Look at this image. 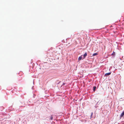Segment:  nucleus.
<instances>
[{"label": "nucleus", "mask_w": 124, "mask_h": 124, "mask_svg": "<svg viewBox=\"0 0 124 124\" xmlns=\"http://www.w3.org/2000/svg\"><path fill=\"white\" fill-rule=\"evenodd\" d=\"M111 74V72H109V73H106L105 74V75L106 76H109V75H110Z\"/></svg>", "instance_id": "f257e3e1"}, {"label": "nucleus", "mask_w": 124, "mask_h": 124, "mask_svg": "<svg viewBox=\"0 0 124 124\" xmlns=\"http://www.w3.org/2000/svg\"><path fill=\"white\" fill-rule=\"evenodd\" d=\"M50 118L51 120H52L53 119V117H52V116H51V117Z\"/></svg>", "instance_id": "1a4fd4ad"}, {"label": "nucleus", "mask_w": 124, "mask_h": 124, "mask_svg": "<svg viewBox=\"0 0 124 124\" xmlns=\"http://www.w3.org/2000/svg\"><path fill=\"white\" fill-rule=\"evenodd\" d=\"M93 114V112H92L91 113V118H92V116Z\"/></svg>", "instance_id": "6e6552de"}, {"label": "nucleus", "mask_w": 124, "mask_h": 124, "mask_svg": "<svg viewBox=\"0 0 124 124\" xmlns=\"http://www.w3.org/2000/svg\"><path fill=\"white\" fill-rule=\"evenodd\" d=\"M124 115V111H123V112L121 114V115H120V116L121 117H122Z\"/></svg>", "instance_id": "7ed1b4c3"}, {"label": "nucleus", "mask_w": 124, "mask_h": 124, "mask_svg": "<svg viewBox=\"0 0 124 124\" xmlns=\"http://www.w3.org/2000/svg\"><path fill=\"white\" fill-rule=\"evenodd\" d=\"M87 55V54L86 52L83 55L84 58L85 59Z\"/></svg>", "instance_id": "f03ea898"}, {"label": "nucleus", "mask_w": 124, "mask_h": 124, "mask_svg": "<svg viewBox=\"0 0 124 124\" xmlns=\"http://www.w3.org/2000/svg\"><path fill=\"white\" fill-rule=\"evenodd\" d=\"M115 53L114 52H113V53L111 55L114 56L115 55Z\"/></svg>", "instance_id": "423d86ee"}, {"label": "nucleus", "mask_w": 124, "mask_h": 124, "mask_svg": "<svg viewBox=\"0 0 124 124\" xmlns=\"http://www.w3.org/2000/svg\"><path fill=\"white\" fill-rule=\"evenodd\" d=\"M82 57L81 56H80L78 58V60H80L82 59Z\"/></svg>", "instance_id": "20e7f679"}, {"label": "nucleus", "mask_w": 124, "mask_h": 124, "mask_svg": "<svg viewBox=\"0 0 124 124\" xmlns=\"http://www.w3.org/2000/svg\"><path fill=\"white\" fill-rule=\"evenodd\" d=\"M96 88V87L95 86H94L93 87V91H95Z\"/></svg>", "instance_id": "39448f33"}, {"label": "nucleus", "mask_w": 124, "mask_h": 124, "mask_svg": "<svg viewBox=\"0 0 124 124\" xmlns=\"http://www.w3.org/2000/svg\"><path fill=\"white\" fill-rule=\"evenodd\" d=\"M97 53H95L93 54V56H95V55H97Z\"/></svg>", "instance_id": "0eeeda50"}]
</instances>
